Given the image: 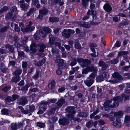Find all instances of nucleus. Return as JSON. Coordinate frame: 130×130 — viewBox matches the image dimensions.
<instances>
[{"mask_svg": "<svg viewBox=\"0 0 130 130\" xmlns=\"http://www.w3.org/2000/svg\"><path fill=\"white\" fill-rule=\"evenodd\" d=\"M75 108V107H74L70 106L67 107L66 109L67 111L70 113L67 115L68 117L71 120L73 119L77 121H80V119L74 118V115L76 113V111L74 109Z\"/></svg>", "mask_w": 130, "mask_h": 130, "instance_id": "nucleus-1", "label": "nucleus"}, {"mask_svg": "<svg viewBox=\"0 0 130 130\" xmlns=\"http://www.w3.org/2000/svg\"><path fill=\"white\" fill-rule=\"evenodd\" d=\"M112 76L113 79H111L109 81L111 84L117 83H118L121 79V76L118 73H113L112 74Z\"/></svg>", "mask_w": 130, "mask_h": 130, "instance_id": "nucleus-2", "label": "nucleus"}, {"mask_svg": "<svg viewBox=\"0 0 130 130\" xmlns=\"http://www.w3.org/2000/svg\"><path fill=\"white\" fill-rule=\"evenodd\" d=\"M49 43L51 45L54 44L56 46H57L58 47L61 46V44L59 42H56L55 43L56 41H58L59 42L60 41L58 38H55L53 36L51 35H49Z\"/></svg>", "mask_w": 130, "mask_h": 130, "instance_id": "nucleus-3", "label": "nucleus"}, {"mask_svg": "<svg viewBox=\"0 0 130 130\" xmlns=\"http://www.w3.org/2000/svg\"><path fill=\"white\" fill-rule=\"evenodd\" d=\"M77 60L78 62L80 63L81 66L82 67H86L90 63V61L87 59L78 58Z\"/></svg>", "mask_w": 130, "mask_h": 130, "instance_id": "nucleus-4", "label": "nucleus"}, {"mask_svg": "<svg viewBox=\"0 0 130 130\" xmlns=\"http://www.w3.org/2000/svg\"><path fill=\"white\" fill-rule=\"evenodd\" d=\"M98 70L95 68L93 66H88L86 68L84 69L82 71V74H87L89 72L93 71V72H97Z\"/></svg>", "mask_w": 130, "mask_h": 130, "instance_id": "nucleus-5", "label": "nucleus"}, {"mask_svg": "<svg viewBox=\"0 0 130 130\" xmlns=\"http://www.w3.org/2000/svg\"><path fill=\"white\" fill-rule=\"evenodd\" d=\"M32 23L31 21L29 22L28 24L26 25V27H25L23 29L22 31L23 32H26L28 31H31L34 30L35 28L34 26H32Z\"/></svg>", "mask_w": 130, "mask_h": 130, "instance_id": "nucleus-6", "label": "nucleus"}, {"mask_svg": "<svg viewBox=\"0 0 130 130\" xmlns=\"http://www.w3.org/2000/svg\"><path fill=\"white\" fill-rule=\"evenodd\" d=\"M50 31V29L46 27H43L39 30V32L41 34L40 35L43 37H45L46 36V34L48 33Z\"/></svg>", "mask_w": 130, "mask_h": 130, "instance_id": "nucleus-7", "label": "nucleus"}, {"mask_svg": "<svg viewBox=\"0 0 130 130\" xmlns=\"http://www.w3.org/2000/svg\"><path fill=\"white\" fill-rule=\"evenodd\" d=\"M121 98L120 96L113 97V99L111 100L112 101V108L118 106L119 105V102H121Z\"/></svg>", "mask_w": 130, "mask_h": 130, "instance_id": "nucleus-8", "label": "nucleus"}, {"mask_svg": "<svg viewBox=\"0 0 130 130\" xmlns=\"http://www.w3.org/2000/svg\"><path fill=\"white\" fill-rule=\"evenodd\" d=\"M112 101L111 100H108L106 101L104 104V108L105 110L112 108Z\"/></svg>", "mask_w": 130, "mask_h": 130, "instance_id": "nucleus-9", "label": "nucleus"}, {"mask_svg": "<svg viewBox=\"0 0 130 130\" xmlns=\"http://www.w3.org/2000/svg\"><path fill=\"white\" fill-rule=\"evenodd\" d=\"M99 112V110L97 109L96 110L94 111L93 113L90 114V118L91 119H92L93 118L94 120H96L100 119L101 118L100 115H97L94 116Z\"/></svg>", "mask_w": 130, "mask_h": 130, "instance_id": "nucleus-10", "label": "nucleus"}, {"mask_svg": "<svg viewBox=\"0 0 130 130\" xmlns=\"http://www.w3.org/2000/svg\"><path fill=\"white\" fill-rule=\"evenodd\" d=\"M121 120L119 119H117L116 121L112 122V125L115 127H120L121 125Z\"/></svg>", "mask_w": 130, "mask_h": 130, "instance_id": "nucleus-11", "label": "nucleus"}, {"mask_svg": "<svg viewBox=\"0 0 130 130\" xmlns=\"http://www.w3.org/2000/svg\"><path fill=\"white\" fill-rule=\"evenodd\" d=\"M27 102L25 97L23 96L18 101V103L20 105H24Z\"/></svg>", "mask_w": 130, "mask_h": 130, "instance_id": "nucleus-12", "label": "nucleus"}, {"mask_svg": "<svg viewBox=\"0 0 130 130\" xmlns=\"http://www.w3.org/2000/svg\"><path fill=\"white\" fill-rule=\"evenodd\" d=\"M102 116L103 117H106L109 120L111 121H113L115 119L114 116L112 114H110V113L109 114H102Z\"/></svg>", "mask_w": 130, "mask_h": 130, "instance_id": "nucleus-13", "label": "nucleus"}, {"mask_svg": "<svg viewBox=\"0 0 130 130\" xmlns=\"http://www.w3.org/2000/svg\"><path fill=\"white\" fill-rule=\"evenodd\" d=\"M123 113L122 111H120L115 112H111L110 113V114H112L116 117L120 118L123 116Z\"/></svg>", "mask_w": 130, "mask_h": 130, "instance_id": "nucleus-14", "label": "nucleus"}, {"mask_svg": "<svg viewBox=\"0 0 130 130\" xmlns=\"http://www.w3.org/2000/svg\"><path fill=\"white\" fill-rule=\"evenodd\" d=\"M58 121L60 124L63 125H66L69 123V120L65 118L59 120Z\"/></svg>", "mask_w": 130, "mask_h": 130, "instance_id": "nucleus-15", "label": "nucleus"}, {"mask_svg": "<svg viewBox=\"0 0 130 130\" xmlns=\"http://www.w3.org/2000/svg\"><path fill=\"white\" fill-rule=\"evenodd\" d=\"M29 110H27L28 112L29 113H27V114L29 116L31 115L32 112H33L35 109V106L33 105H29Z\"/></svg>", "mask_w": 130, "mask_h": 130, "instance_id": "nucleus-16", "label": "nucleus"}, {"mask_svg": "<svg viewBox=\"0 0 130 130\" xmlns=\"http://www.w3.org/2000/svg\"><path fill=\"white\" fill-rule=\"evenodd\" d=\"M22 125V124L21 123H18V124L12 123L11 125V128L13 130H16L19 128Z\"/></svg>", "mask_w": 130, "mask_h": 130, "instance_id": "nucleus-17", "label": "nucleus"}, {"mask_svg": "<svg viewBox=\"0 0 130 130\" xmlns=\"http://www.w3.org/2000/svg\"><path fill=\"white\" fill-rule=\"evenodd\" d=\"M130 116L128 115L126 116L124 118V123L127 126H129L130 124Z\"/></svg>", "mask_w": 130, "mask_h": 130, "instance_id": "nucleus-18", "label": "nucleus"}, {"mask_svg": "<svg viewBox=\"0 0 130 130\" xmlns=\"http://www.w3.org/2000/svg\"><path fill=\"white\" fill-rule=\"evenodd\" d=\"M103 8L104 10L107 12L110 11L112 9L110 5L108 4H106L103 6Z\"/></svg>", "mask_w": 130, "mask_h": 130, "instance_id": "nucleus-19", "label": "nucleus"}, {"mask_svg": "<svg viewBox=\"0 0 130 130\" xmlns=\"http://www.w3.org/2000/svg\"><path fill=\"white\" fill-rule=\"evenodd\" d=\"M99 64L100 66L102 67V69L103 70H105L108 66V65L105 64L104 62L101 60L99 61Z\"/></svg>", "mask_w": 130, "mask_h": 130, "instance_id": "nucleus-20", "label": "nucleus"}, {"mask_svg": "<svg viewBox=\"0 0 130 130\" xmlns=\"http://www.w3.org/2000/svg\"><path fill=\"white\" fill-rule=\"evenodd\" d=\"M55 82L54 80H52L49 82L48 85L49 88L51 89H54L55 86Z\"/></svg>", "mask_w": 130, "mask_h": 130, "instance_id": "nucleus-21", "label": "nucleus"}, {"mask_svg": "<svg viewBox=\"0 0 130 130\" xmlns=\"http://www.w3.org/2000/svg\"><path fill=\"white\" fill-rule=\"evenodd\" d=\"M94 81L93 79H88L87 80H85L84 82L85 84L88 87L91 86L93 83Z\"/></svg>", "mask_w": 130, "mask_h": 130, "instance_id": "nucleus-22", "label": "nucleus"}, {"mask_svg": "<svg viewBox=\"0 0 130 130\" xmlns=\"http://www.w3.org/2000/svg\"><path fill=\"white\" fill-rule=\"evenodd\" d=\"M121 97V102H122L123 101H125L130 99V95H126L125 94H123Z\"/></svg>", "mask_w": 130, "mask_h": 130, "instance_id": "nucleus-23", "label": "nucleus"}, {"mask_svg": "<svg viewBox=\"0 0 130 130\" xmlns=\"http://www.w3.org/2000/svg\"><path fill=\"white\" fill-rule=\"evenodd\" d=\"M37 46V45L35 43H32L30 46V50L32 52L35 53L36 52V50L35 48Z\"/></svg>", "mask_w": 130, "mask_h": 130, "instance_id": "nucleus-24", "label": "nucleus"}, {"mask_svg": "<svg viewBox=\"0 0 130 130\" xmlns=\"http://www.w3.org/2000/svg\"><path fill=\"white\" fill-rule=\"evenodd\" d=\"M64 100L63 99H60L56 103V104L58 106V107H57L56 108H58V107H61L62 105L64 103Z\"/></svg>", "mask_w": 130, "mask_h": 130, "instance_id": "nucleus-25", "label": "nucleus"}, {"mask_svg": "<svg viewBox=\"0 0 130 130\" xmlns=\"http://www.w3.org/2000/svg\"><path fill=\"white\" fill-rule=\"evenodd\" d=\"M55 61L59 66H61L64 62L63 60L61 59H56L55 60Z\"/></svg>", "mask_w": 130, "mask_h": 130, "instance_id": "nucleus-26", "label": "nucleus"}, {"mask_svg": "<svg viewBox=\"0 0 130 130\" xmlns=\"http://www.w3.org/2000/svg\"><path fill=\"white\" fill-rule=\"evenodd\" d=\"M62 35L65 37L68 38L70 37L69 34L68 30H64L62 32Z\"/></svg>", "mask_w": 130, "mask_h": 130, "instance_id": "nucleus-27", "label": "nucleus"}, {"mask_svg": "<svg viewBox=\"0 0 130 130\" xmlns=\"http://www.w3.org/2000/svg\"><path fill=\"white\" fill-rule=\"evenodd\" d=\"M11 26L13 28L14 27L15 31L18 32L20 31V29L18 27V25L15 23H12L11 24Z\"/></svg>", "mask_w": 130, "mask_h": 130, "instance_id": "nucleus-28", "label": "nucleus"}, {"mask_svg": "<svg viewBox=\"0 0 130 130\" xmlns=\"http://www.w3.org/2000/svg\"><path fill=\"white\" fill-rule=\"evenodd\" d=\"M97 72H93L90 74L88 78V79H93L94 81L95 76L96 75Z\"/></svg>", "mask_w": 130, "mask_h": 130, "instance_id": "nucleus-29", "label": "nucleus"}, {"mask_svg": "<svg viewBox=\"0 0 130 130\" xmlns=\"http://www.w3.org/2000/svg\"><path fill=\"white\" fill-rule=\"evenodd\" d=\"M20 6L22 10H25L28 8L29 6V5L26 3L22 4L20 5Z\"/></svg>", "mask_w": 130, "mask_h": 130, "instance_id": "nucleus-30", "label": "nucleus"}, {"mask_svg": "<svg viewBox=\"0 0 130 130\" xmlns=\"http://www.w3.org/2000/svg\"><path fill=\"white\" fill-rule=\"evenodd\" d=\"M18 37H15L14 38V45L17 48L19 47L20 46V45L19 44L17 41Z\"/></svg>", "mask_w": 130, "mask_h": 130, "instance_id": "nucleus-31", "label": "nucleus"}, {"mask_svg": "<svg viewBox=\"0 0 130 130\" xmlns=\"http://www.w3.org/2000/svg\"><path fill=\"white\" fill-rule=\"evenodd\" d=\"M10 110L7 109H3L1 110V112L2 114L4 115H8L10 112Z\"/></svg>", "mask_w": 130, "mask_h": 130, "instance_id": "nucleus-32", "label": "nucleus"}, {"mask_svg": "<svg viewBox=\"0 0 130 130\" xmlns=\"http://www.w3.org/2000/svg\"><path fill=\"white\" fill-rule=\"evenodd\" d=\"M48 12V11L45 8H43L39 10L40 13L43 15L46 14Z\"/></svg>", "mask_w": 130, "mask_h": 130, "instance_id": "nucleus-33", "label": "nucleus"}, {"mask_svg": "<svg viewBox=\"0 0 130 130\" xmlns=\"http://www.w3.org/2000/svg\"><path fill=\"white\" fill-rule=\"evenodd\" d=\"M18 108L21 110V111L22 113L25 114H27V113H29L28 111H26V110H24L23 107L21 106H18Z\"/></svg>", "mask_w": 130, "mask_h": 130, "instance_id": "nucleus-34", "label": "nucleus"}, {"mask_svg": "<svg viewBox=\"0 0 130 130\" xmlns=\"http://www.w3.org/2000/svg\"><path fill=\"white\" fill-rule=\"evenodd\" d=\"M37 126L40 128H44L45 126V125L44 123L39 122L37 123Z\"/></svg>", "mask_w": 130, "mask_h": 130, "instance_id": "nucleus-35", "label": "nucleus"}, {"mask_svg": "<svg viewBox=\"0 0 130 130\" xmlns=\"http://www.w3.org/2000/svg\"><path fill=\"white\" fill-rule=\"evenodd\" d=\"M95 12L93 10H88L87 12V14L88 15H92L93 16V18H94V17L95 16Z\"/></svg>", "mask_w": 130, "mask_h": 130, "instance_id": "nucleus-36", "label": "nucleus"}, {"mask_svg": "<svg viewBox=\"0 0 130 130\" xmlns=\"http://www.w3.org/2000/svg\"><path fill=\"white\" fill-rule=\"evenodd\" d=\"M20 79L21 78L19 76H16L13 78L11 80L12 82L16 83L19 81Z\"/></svg>", "mask_w": 130, "mask_h": 130, "instance_id": "nucleus-37", "label": "nucleus"}, {"mask_svg": "<svg viewBox=\"0 0 130 130\" xmlns=\"http://www.w3.org/2000/svg\"><path fill=\"white\" fill-rule=\"evenodd\" d=\"M35 11V8H31L29 12L27 13V16H30Z\"/></svg>", "mask_w": 130, "mask_h": 130, "instance_id": "nucleus-38", "label": "nucleus"}, {"mask_svg": "<svg viewBox=\"0 0 130 130\" xmlns=\"http://www.w3.org/2000/svg\"><path fill=\"white\" fill-rule=\"evenodd\" d=\"M49 21L52 22H58L59 20V19L55 18L50 17L49 18Z\"/></svg>", "mask_w": 130, "mask_h": 130, "instance_id": "nucleus-39", "label": "nucleus"}, {"mask_svg": "<svg viewBox=\"0 0 130 130\" xmlns=\"http://www.w3.org/2000/svg\"><path fill=\"white\" fill-rule=\"evenodd\" d=\"M92 0H82V4L84 6H86L88 5L87 2L88 1L91 2Z\"/></svg>", "mask_w": 130, "mask_h": 130, "instance_id": "nucleus-40", "label": "nucleus"}, {"mask_svg": "<svg viewBox=\"0 0 130 130\" xmlns=\"http://www.w3.org/2000/svg\"><path fill=\"white\" fill-rule=\"evenodd\" d=\"M22 72V70L19 69L17 70L13 73L14 75L15 76H18L20 75Z\"/></svg>", "mask_w": 130, "mask_h": 130, "instance_id": "nucleus-41", "label": "nucleus"}, {"mask_svg": "<svg viewBox=\"0 0 130 130\" xmlns=\"http://www.w3.org/2000/svg\"><path fill=\"white\" fill-rule=\"evenodd\" d=\"M119 61L118 59L116 58L112 59L111 60L109 61V62L111 64H116Z\"/></svg>", "mask_w": 130, "mask_h": 130, "instance_id": "nucleus-42", "label": "nucleus"}, {"mask_svg": "<svg viewBox=\"0 0 130 130\" xmlns=\"http://www.w3.org/2000/svg\"><path fill=\"white\" fill-rule=\"evenodd\" d=\"M90 48L91 50L93 53V54H91V56H92L96 57V56H98V53H97L96 55V52H95V50L92 47H90Z\"/></svg>", "mask_w": 130, "mask_h": 130, "instance_id": "nucleus-43", "label": "nucleus"}, {"mask_svg": "<svg viewBox=\"0 0 130 130\" xmlns=\"http://www.w3.org/2000/svg\"><path fill=\"white\" fill-rule=\"evenodd\" d=\"M40 49L39 50V51L43 52H44L43 49L45 48V45L43 44H41L39 45Z\"/></svg>", "mask_w": 130, "mask_h": 130, "instance_id": "nucleus-44", "label": "nucleus"}, {"mask_svg": "<svg viewBox=\"0 0 130 130\" xmlns=\"http://www.w3.org/2000/svg\"><path fill=\"white\" fill-rule=\"evenodd\" d=\"M103 77L102 75H100L96 78V81L98 82H101L104 80Z\"/></svg>", "mask_w": 130, "mask_h": 130, "instance_id": "nucleus-45", "label": "nucleus"}, {"mask_svg": "<svg viewBox=\"0 0 130 130\" xmlns=\"http://www.w3.org/2000/svg\"><path fill=\"white\" fill-rule=\"evenodd\" d=\"M6 47L8 48V49L10 52H12L13 51L14 48L11 45H6Z\"/></svg>", "mask_w": 130, "mask_h": 130, "instance_id": "nucleus-46", "label": "nucleus"}, {"mask_svg": "<svg viewBox=\"0 0 130 130\" xmlns=\"http://www.w3.org/2000/svg\"><path fill=\"white\" fill-rule=\"evenodd\" d=\"M93 122L92 121H90L87 122L86 124V126L88 127H91L93 125Z\"/></svg>", "mask_w": 130, "mask_h": 130, "instance_id": "nucleus-47", "label": "nucleus"}, {"mask_svg": "<svg viewBox=\"0 0 130 130\" xmlns=\"http://www.w3.org/2000/svg\"><path fill=\"white\" fill-rule=\"evenodd\" d=\"M19 98V96L17 94H14L12 95V98L10 99V101H13Z\"/></svg>", "mask_w": 130, "mask_h": 130, "instance_id": "nucleus-48", "label": "nucleus"}, {"mask_svg": "<svg viewBox=\"0 0 130 130\" xmlns=\"http://www.w3.org/2000/svg\"><path fill=\"white\" fill-rule=\"evenodd\" d=\"M77 60V59H76L75 58H74L73 59V61H72L70 63V65L71 66H73L75 65L76 63V61Z\"/></svg>", "mask_w": 130, "mask_h": 130, "instance_id": "nucleus-49", "label": "nucleus"}, {"mask_svg": "<svg viewBox=\"0 0 130 130\" xmlns=\"http://www.w3.org/2000/svg\"><path fill=\"white\" fill-rule=\"evenodd\" d=\"M128 54V52L125 51H122L119 52L118 54V56H120L123 55H126Z\"/></svg>", "mask_w": 130, "mask_h": 130, "instance_id": "nucleus-50", "label": "nucleus"}, {"mask_svg": "<svg viewBox=\"0 0 130 130\" xmlns=\"http://www.w3.org/2000/svg\"><path fill=\"white\" fill-rule=\"evenodd\" d=\"M9 27L8 26H6L2 28L0 30V32H4L6 31Z\"/></svg>", "mask_w": 130, "mask_h": 130, "instance_id": "nucleus-51", "label": "nucleus"}, {"mask_svg": "<svg viewBox=\"0 0 130 130\" xmlns=\"http://www.w3.org/2000/svg\"><path fill=\"white\" fill-rule=\"evenodd\" d=\"M8 8L6 6H4L0 10V14L2 13L3 12L5 11L8 10Z\"/></svg>", "mask_w": 130, "mask_h": 130, "instance_id": "nucleus-52", "label": "nucleus"}, {"mask_svg": "<svg viewBox=\"0 0 130 130\" xmlns=\"http://www.w3.org/2000/svg\"><path fill=\"white\" fill-rule=\"evenodd\" d=\"M88 114L87 112H83L80 113V116L81 117H85L87 116Z\"/></svg>", "mask_w": 130, "mask_h": 130, "instance_id": "nucleus-53", "label": "nucleus"}, {"mask_svg": "<svg viewBox=\"0 0 130 130\" xmlns=\"http://www.w3.org/2000/svg\"><path fill=\"white\" fill-rule=\"evenodd\" d=\"M12 14L9 12L8 13L6 16V18L7 19H9L11 18L12 16Z\"/></svg>", "mask_w": 130, "mask_h": 130, "instance_id": "nucleus-54", "label": "nucleus"}, {"mask_svg": "<svg viewBox=\"0 0 130 130\" xmlns=\"http://www.w3.org/2000/svg\"><path fill=\"white\" fill-rule=\"evenodd\" d=\"M32 4L34 6H35L36 5L39 3V2L38 0H32Z\"/></svg>", "mask_w": 130, "mask_h": 130, "instance_id": "nucleus-55", "label": "nucleus"}, {"mask_svg": "<svg viewBox=\"0 0 130 130\" xmlns=\"http://www.w3.org/2000/svg\"><path fill=\"white\" fill-rule=\"evenodd\" d=\"M56 73L57 75H60L61 74L62 72L61 69L60 67H59L57 69L56 71Z\"/></svg>", "mask_w": 130, "mask_h": 130, "instance_id": "nucleus-56", "label": "nucleus"}, {"mask_svg": "<svg viewBox=\"0 0 130 130\" xmlns=\"http://www.w3.org/2000/svg\"><path fill=\"white\" fill-rule=\"evenodd\" d=\"M15 62L14 61H9L8 65L9 66H14L15 64Z\"/></svg>", "mask_w": 130, "mask_h": 130, "instance_id": "nucleus-57", "label": "nucleus"}, {"mask_svg": "<svg viewBox=\"0 0 130 130\" xmlns=\"http://www.w3.org/2000/svg\"><path fill=\"white\" fill-rule=\"evenodd\" d=\"M11 88L10 86H6L4 87L3 89V90L5 92H6L8 91Z\"/></svg>", "mask_w": 130, "mask_h": 130, "instance_id": "nucleus-58", "label": "nucleus"}, {"mask_svg": "<svg viewBox=\"0 0 130 130\" xmlns=\"http://www.w3.org/2000/svg\"><path fill=\"white\" fill-rule=\"evenodd\" d=\"M75 48L79 49L80 48V46L78 42H77L75 44Z\"/></svg>", "mask_w": 130, "mask_h": 130, "instance_id": "nucleus-59", "label": "nucleus"}, {"mask_svg": "<svg viewBox=\"0 0 130 130\" xmlns=\"http://www.w3.org/2000/svg\"><path fill=\"white\" fill-rule=\"evenodd\" d=\"M19 24L21 28V30L22 31V30L25 27H24V24L23 22H19Z\"/></svg>", "mask_w": 130, "mask_h": 130, "instance_id": "nucleus-60", "label": "nucleus"}, {"mask_svg": "<svg viewBox=\"0 0 130 130\" xmlns=\"http://www.w3.org/2000/svg\"><path fill=\"white\" fill-rule=\"evenodd\" d=\"M39 74V73L38 72H36L35 74L32 77L33 78L35 79H37L38 77Z\"/></svg>", "mask_w": 130, "mask_h": 130, "instance_id": "nucleus-61", "label": "nucleus"}, {"mask_svg": "<svg viewBox=\"0 0 130 130\" xmlns=\"http://www.w3.org/2000/svg\"><path fill=\"white\" fill-rule=\"evenodd\" d=\"M17 10V8L15 6H13L10 9V10L12 12H13L16 11Z\"/></svg>", "mask_w": 130, "mask_h": 130, "instance_id": "nucleus-62", "label": "nucleus"}, {"mask_svg": "<svg viewBox=\"0 0 130 130\" xmlns=\"http://www.w3.org/2000/svg\"><path fill=\"white\" fill-rule=\"evenodd\" d=\"M18 56H24V53L22 51H19L18 52Z\"/></svg>", "mask_w": 130, "mask_h": 130, "instance_id": "nucleus-63", "label": "nucleus"}, {"mask_svg": "<svg viewBox=\"0 0 130 130\" xmlns=\"http://www.w3.org/2000/svg\"><path fill=\"white\" fill-rule=\"evenodd\" d=\"M130 68V66H126L122 67V69L124 70L127 71Z\"/></svg>", "mask_w": 130, "mask_h": 130, "instance_id": "nucleus-64", "label": "nucleus"}]
</instances>
